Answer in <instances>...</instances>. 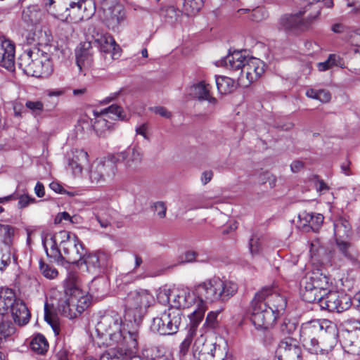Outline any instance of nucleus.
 Instances as JSON below:
<instances>
[{
	"instance_id": "f257e3e1",
	"label": "nucleus",
	"mask_w": 360,
	"mask_h": 360,
	"mask_svg": "<svg viewBox=\"0 0 360 360\" xmlns=\"http://www.w3.org/2000/svg\"><path fill=\"white\" fill-rule=\"evenodd\" d=\"M221 63L230 70L240 71L238 84L243 87L250 86L264 72L265 65L262 60L255 57H246L241 51L229 54Z\"/></svg>"
},
{
	"instance_id": "f03ea898",
	"label": "nucleus",
	"mask_w": 360,
	"mask_h": 360,
	"mask_svg": "<svg viewBox=\"0 0 360 360\" xmlns=\"http://www.w3.org/2000/svg\"><path fill=\"white\" fill-rule=\"evenodd\" d=\"M238 285L231 280L214 276L198 284L195 290L200 297L197 301V308L205 307L202 300L209 302H225L230 300L238 291Z\"/></svg>"
},
{
	"instance_id": "7ed1b4c3",
	"label": "nucleus",
	"mask_w": 360,
	"mask_h": 360,
	"mask_svg": "<svg viewBox=\"0 0 360 360\" xmlns=\"http://www.w3.org/2000/svg\"><path fill=\"white\" fill-rule=\"evenodd\" d=\"M268 290L257 292L251 302L250 320L257 329H269L277 320V315L269 309L266 301Z\"/></svg>"
},
{
	"instance_id": "20e7f679",
	"label": "nucleus",
	"mask_w": 360,
	"mask_h": 360,
	"mask_svg": "<svg viewBox=\"0 0 360 360\" xmlns=\"http://www.w3.org/2000/svg\"><path fill=\"white\" fill-rule=\"evenodd\" d=\"M19 65L27 75L36 77H47L53 71L49 56L39 51L29 50L25 52L20 58Z\"/></svg>"
},
{
	"instance_id": "39448f33",
	"label": "nucleus",
	"mask_w": 360,
	"mask_h": 360,
	"mask_svg": "<svg viewBox=\"0 0 360 360\" xmlns=\"http://www.w3.org/2000/svg\"><path fill=\"white\" fill-rule=\"evenodd\" d=\"M328 278L319 270L308 273L300 281V294L304 301L316 302L318 297L328 290Z\"/></svg>"
},
{
	"instance_id": "423d86ee",
	"label": "nucleus",
	"mask_w": 360,
	"mask_h": 360,
	"mask_svg": "<svg viewBox=\"0 0 360 360\" xmlns=\"http://www.w3.org/2000/svg\"><path fill=\"white\" fill-rule=\"evenodd\" d=\"M311 7V5H308L302 11L295 13L283 15L279 20V28L292 34H297L307 30L320 14V12L317 11L314 14L306 15L309 8Z\"/></svg>"
},
{
	"instance_id": "0eeeda50",
	"label": "nucleus",
	"mask_w": 360,
	"mask_h": 360,
	"mask_svg": "<svg viewBox=\"0 0 360 360\" xmlns=\"http://www.w3.org/2000/svg\"><path fill=\"white\" fill-rule=\"evenodd\" d=\"M335 327L327 320H312L302 324L300 330V340L307 346L317 352L319 338L326 333L334 334Z\"/></svg>"
},
{
	"instance_id": "6e6552de",
	"label": "nucleus",
	"mask_w": 360,
	"mask_h": 360,
	"mask_svg": "<svg viewBox=\"0 0 360 360\" xmlns=\"http://www.w3.org/2000/svg\"><path fill=\"white\" fill-rule=\"evenodd\" d=\"M122 319L121 316L114 311L106 312L98 322L96 330L99 336L106 339L108 337L110 344L119 343L122 338Z\"/></svg>"
},
{
	"instance_id": "1a4fd4ad",
	"label": "nucleus",
	"mask_w": 360,
	"mask_h": 360,
	"mask_svg": "<svg viewBox=\"0 0 360 360\" xmlns=\"http://www.w3.org/2000/svg\"><path fill=\"white\" fill-rule=\"evenodd\" d=\"M58 237L60 238V245L63 252V260L81 266L86 250L78 237L66 231H60Z\"/></svg>"
},
{
	"instance_id": "9d476101",
	"label": "nucleus",
	"mask_w": 360,
	"mask_h": 360,
	"mask_svg": "<svg viewBox=\"0 0 360 360\" xmlns=\"http://www.w3.org/2000/svg\"><path fill=\"white\" fill-rule=\"evenodd\" d=\"M154 301L153 295L145 289L131 291L125 298V309L129 314H131L134 321L140 319L147 309Z\"/></svg>"
},
{
	"instance_id": "9b49d317",
	"label": "nucleus",
	"mask_w": 360,
	"mask_h": 360,
	"mask_svg": "<svg viewBox=\"0 0 360 360\" xmlns=\"http://www.w3.org/2000/svg\"><path fill=\"white\" fill-rule=\"evenodd\" d=\"M182 314L177 309L168 308L153 319L150 329L160 335L175 334L181 323Z\"/></svg>"
},
{
	"instance_id": "f8f14e48",
	"label": "nucleus",
	"mask_w": 360,
	"mask_h": 360,
	"mask_svg": "<svg viewBox=\"0 0 360 360\" xmlns=\"http://www.w3.org/2000/svg\"><path fill=\"white\" fill-rule=\"evenodd\" d=\"M341 342L345 350L352 355H360V322L349 319L344 322Z\"/></svg>"
},
{
	"instance_id": "ddd939ff",
	"label": "nucleus",
	"mask_w": 360,
	"mask_h": 360,
	"mask_svg": "<svg viewBox=\"0 0 360 360\" xmlns=\"http://www.w3.org/2000/svg\"><path fill=\"white\" fill-rule=\"evenodd\" d=\"M316 302L322 309L338 313L348 309L352 304L349 295L338 291L327 290L318 297Z\"/></svg>"
},
{
	"instance_id": "4468645a",
	"label": "nucleus",
	"mask_w": 360,
	"mask_h": 360,
	"mask_svg": "<svg viewBox=\"0 0 360 360\" xmlns=\"http://www.w3.org/2000/svg\"><path fill=\"white\" fill-rule=\"evenodd\" d=\"M67 12L64 18L73 22L90 19L95 13L96 6L94 0H84L81 3L66 0Z\"/></svg>"
},
{
	"instance_id": "2eb2a0df",
	"label": "nucleus",
	"mask_w": 360,
	"mask_h": 360,
	"mask_svg": "<svg viewBox=\"0 0 360 360\" xmlns=\"http://www.w3.org/2000/svg\"><path fill=\"white\" fill-rule=\"evenodd\" d=\"M117 172V166L112 160L94 162L89 172L90 181L94 184H101L112 180Z\"/></svg>"
},
{
	"instance_id": "dca6fc26",
	"label": "nucleus",
	"mask_w": 360,
	"mask_h": 360,
	"mask_svg": "<svg viewBox=\"0 0 360 360\" xmlns=\"http://www.w3.org/2000/svg\"><path fill=\"white\" fill-rule=\"evenodd\" d=\"M85 264L89 272L100 273L111 264L110 256L103 251L86 254L84 256L81 265Z\"/></svg>"
},
{
	"instance_id": "f3484780",
	"label": "nucleus",
	"mask_w": 360,
	"mask_h": 360,
	"mask_svg": "<svg viewBox=\"0 0 360 360\" xmlns=\"http://www.w3.org/2000/svg\"><path fill=\"white\" fill-rule=\"evenodd\" d=\"M302 353L297 342L291 338L282 340L276 350L278 360H302Z\"/></svg>"
},
{
	"instance_id": "a211bd4d",
	"label": "nucleus",
	"mask_w": 360,
	"mask_h": 360,
	"mask_svg": "<svg viewBox=\"0 0 360 360\" xmlns=\"http://www.w3.org/2000/svg\"><path fill=\"white\" fill-rule=\"evenodd\" d=\"M334 257L342 262L358 263V253L354 245L349 239L335 240Z\"/></svg>"
},
{
	"instance_id": "6ab92c4d",
	"label": "nucleus",
	"mask_w": 360,
	"mask_h": 360,
	"mask_svg": "<svg viewBox=\"0 0 360 360\" xmlns=\"http://www.w3.org/2000/svg\"><path fill=\"white\" fill-rule=\"evenodd\" d=\"M103 20L110 30H115L125 20V11L122 5L115 4L103 8Z\"/></svg>"
},
{
	"instance_id": "aec40b11",
	"label": "nucleus",
	"mask_w": 360,
	"mask_h": 360,
	"mask_svg": "<svg viewBox=\"0 0 360 360\" xmlns=\"http://www.w3.org/2000/svg\"><path fill=\"white\" fill-rule=\"evenodd\" d=\"M204 316V309L203 307L198 308V309L193 310L191 313V325L188 334L184 341L181 343L179 347V352L182 355H185L191 345L193 337L195 335L196 330L199 323L202 321Z\"/></svg>"
},
{
	"instance_id": "412c9836",
	"label": "nucleus",
	"mask_w": 360,
	"mask_h": 360,
	"mask_svg": "<svg viewBox=\"0 0 360 360\" xmlns=\"http://www.w3.org/2000/svg\"><path fill=\"white\" fill-rule=\"evenodd\" d=\"M197 300L195 295L185 290L172 291V300L171 307L169 308L177 309L180 310L181 308H190L195 304L197 305ZM197 308L195 307L194 310Z\"/></svg>"
},
{
	"instance_id": "4be33fe9",
	"label": "nucleus",
	"mask_w": 360,
	"mask_h": 360,
	"mask_svg": "<svg viewBox=\"0 0 360 360\" xmlns=\"http://www.w3.org/2000/svg\"><path fill=\"white\" fill-rule=\"evenodd\" d=\"M117 160L124 162L127 169L136 170L143 160V152L139 147L134 146L131 153L122 151L117 154Z\"/></svg>"
},
{
	"instance_id": "5701e85b",
	"label": "nucleus",
	"mask_w": 360,
	"mask_h": 360,
	"mask_svg": "<svg viewBox=\"0 0 360 360\" xmlns=\"http://www.w3.org/2000/svg\"><path fill=\"white\" fill-rule=\"evenodd\" d=\"M15 46L8 39L3 40L0 44V65L8 70L14 68Z\"/></svg>"
},
{
	"instance_id": "b1692460",
	"label": "nucleus",
	"mask_w": 360,
	"mask_h": 360,
	"mask_svg": "<svg viewBox=\"0 0 360 360\" xmlns=\"http://www.w3.org/2000/svg\"><path fill=\"white\" fill-rule=\"evenodd\" d=\"M300 225L306 231L311 229L313 231H317L323 221V216L321 214H314L313 212H302L299 214Z\"/></svg>"
},
{
	"instance_id": "393cba45",
	"label": "nucleus",
	"mask_w": 360,
	"mask_h": 360,
	"mask_svg": "<svg viewBox=\"0 0 360 360\" xmlns=\"http://www.w3.org/2000/svg\"><path fill=\"white\" fill-rule=\"evenodd\" d=\"M268 290L269 293L266 295V302L274 312L278 316L281 311H283L287 305V301L284 296L273 292L270 288H264L261 290Z\"/></svg>"
},
{
	"instance_id": "a878e982",
	"label": "nucleus",
	"mask_w": 360,
	"mask_h": 360,
	"mask_svg": "<svg viewBox=\"0 0 360 360\" xmlns=\"http://www.w3.org/2000/svg\"><path fill=\"white\" fill-rule=\"evenodd\" d=\"M72 154L68 165L75 175L80 174L84 166L88 163V153L83 150L75 149L72 150Z\"/></svg>"
},
{
	"instance_id": "bb28decb",
	"label": "nucleus",
	"mask_w": 360,
	"mask_h": 360,
	"mask_svg": "<svg viewBox=\"0 0 360 360\" xmlns=\"http://www.w3.org/2000/svg\"><path fill=\"white\" fill-rule=\"evenodd\" d=\"M122 340L118 343L123 347H126L125 349L120 348L118 350H122L124 353H130L131 356H134V354L136 353V349L138 347V333L136 331H127L122 329ZM112 343L111 345H114Z\"/></svg>"
},
{
	"instance_id": "cd10ccee",
	"label": "nucleus",
	"mask_w": 360,
	"mask_h": 360,
	"mask_svg": "<svg viewBox=\"0 0 360 360\" xmlns=\"http://www.w3.org/2000/svg\"><path fill=\"white\" fill-rule=\"evenodd\" d=\"M11 313L15 323L19 326L26 325L30 318V313L27 307L20 300H18L15 304L13 306Z\"/></svg>"
},
{
	"instance_id": "c85d7f7f",
	"label": "nucleus",
	"mask_w": 360,
	"mask_h": 360,
	"mask_svg": "<svg viewBox=\"0 0 360 360\" xmlns=\"http://www.w3.org/2000/svg\"><path fill=\"white\" fill-rule=\"evenodd\" d=\"M335 240L349 239L352 235L350 223L345 217H339L333 222Z\"/></svg>"
},
{
	"instance_id": "c756f323",
	"label": "nucleus",
	"mask_w": 360,
	"mask_h": 360,
	"mask_svg": "<svg viewBox=\"0 0 360 360\" xmlns=\"http://www.w3.org/2000/svg\"><path fill=\"white\" fill-rule=\"evenodd\" d=\"M65 0H42V4L46 11L56 18L63 19L67 6Z\"/></svg>"
},
{
	"instance_id": "7c9ffc66",
	"label": "nucleus",
	"mask_w": 360,
	"mask_h": 360,
	"mask_svg": "<svg viewBox=\"0 0 360 360\" xmlns=\"http://www.w3.org/2000/svg\"><path fill=\"white\" fill-rule=\"evenodd\" d=\"M14 292L9 288L0 290V314L11 312V308L17 302Z\"/></svg>"
},
{
	"instance_id": "2f4dec72",
	"label": "nucleus",
	"mask_w": 360,
	"mask_h": 360,
	"mask_svg": "<svg viewBox=\"0 0 360 360\" xmlns=\"http://www.w3.org/2000/svg\"><path fill=\"white\" fill-rule=\"evenodd\" d=\"M91 42L84 43L80 49L76 51L77 65L80 70L89 67L93 61V53L90 49Z\"/></svg>"
},
{
	"instance_id": "473e14b6",
	"label": "nucleus",
	"mask_w": 360,
	"mask_h": 360,
	"mask_svg": "<svg viewBox=\"0 0 360 360\" xmlns=\"http://www.w3.org/2000/svg\"><path fill=\"white\" fill-rule=\"evenodd\" d=\"M192 94L200 100H206L215 103L217 100L210 94V85L201 82L192 87Z\"/></svg>"
},
{
	"instance_id": "72a5a7b5",
	"label": "nucleus",
	"mask_w": 360,
	"mask_h": 360,
	"mask_svg": "<svg viewBox=\"0 0 360 360\" xmlns=\"http://www.w3.org/2000/svg\"><path fill=\"white\" fill-rule=\"evenodd\" d=\"M215 82L219 92L221 94H227L233 92L236 88L235 81L225 76H215Z\"/></svg>"
},
{
	"instance_id": "f704fd0d",
	"label": "nucleus",
	"mask_w": 360,
	"mask_h": 360,
	"mask_svg": "<svg viewBox=\"0 0 360 360\" xmlns=\"http://www.w3.org/2000/svg\"><path fill=\"white\" fill-rule=\"evenodd\" d=\"M59 239L58 235L52 237L50 242V249L46 247V243H44L45 250L48 257L53 258L55 261L59 262L63 260V252L58 249L57 246V240Z\"/></svg>"
},
{
	"instance_id": "c9c22d12",
	"label": "nucleus",
	"mask_w": 360,
	"mask_h": 360,
	"mask_svg": "<svg viewBox=\"0 0 360 360\" xmlns=\"http://www.w3.org/2000/svg\"><path fill=\"white\" fill-rule=\"evenodd\" d=\"M14 258V249L12 246L2 245L0 248V269L6 268Z\"/></svg>"
},
{
	"instance_id": "e433bc0d",
	"label": "nucleus",
	"mask_w": 360,
	"mask_h": 360,
	"mask_svg": "<svg viewBox=\"0 0 360 360\" xmlns=\"http://www.w3.org/2000/svg\"><path fill=\"white\" fill-rule=\"evenodd\" d=\"M96 46L102 52L112 53L113 55L115 53L116 49L119 48L113 37L108 33L103 38L102 42H98Z\"/></svg>"
},
{
	"instance_id": "4c0bfd02",
	"label": "nucleus",
	"mask_w": 360,
	"mask_h": 360,
	"mask_svg": "<svg viewBox=\"0 0 360 360\" xmlns=\"http://www.w3.org/2000/svg\"><path fill=\"white\" fill-rule=\"evenodd\" d=\"M30 347L33 351L39 354H44L47 351L49 344L43 335L38 334L32 340Z\"/></svg>"
},
{
	"instance_id": "58836bf2",
	"label": "nucleus",
	"mask_w": 360,
	"mask_h": 360,
	"mask_svg": "<svg viewBox=\"0 0 360 360\" xmlns=\"http://www.w3.org/2000/svg\"><path fill=\"white\" fill-rule=\"evenodd\" d=\"M123 112L124 111L122 108L117 105H111L110 106L102 110L101 112H98L95 110L93 111L95 120L99 118L100 115H101L110 113L115 115L116 118L123 120L125 119V116L123 115Z\"/></svg>"
},
{
	"instance_id": "ea45409f",
	"label": "nucleus",
	"mask_w": 360,
	"mask_h": 360,
	"mask_svg": "<svg viewBox=\"0 0 360 360\" xmlns=\"http://www.w3.org/2000/svg\"><path fill=\"white\" fill-rule=\"evenodd\" d=\"M16 228L8 224H0V233L3 236V245L12 246L13 238L15 233Z\"/></svg>"
},
{
	"instance_id": "a19ab883",
	"label": "nucleus",
	"mask_w": 360,
	"mask_h": 360,
	"mask_svg": "<svg viewBox=\"0 0 360 360\" xmlns=\"http://www.w3.org/2000/svg\"><path fill=\"white\" fill-rule=\"evenodd\" d=\"M77 276L74 273L68 274L67 278L65 281V293L68 295L81 294L79 289L77 285Z\"/></svg>"
},
{
	"instance_id": "79ce46f5",
	"label": "nucleus",
	"mask_w": 360,
	"mask_h": 360,
	"mask_svg": "<svg viewBox=\"0 0 360 360\" xmlns=\"http://www.w3.org/2000/svg\"><path fill=\"white\" fill-rule=\"evenodd\" d=\"M184 9L187 15L198 13L203 6L204 0H184Z\"/></svg>"
},
{
	"instance_id": "37998d69",
	"label": "nucleus",
	"mask_w": 360,
	"mask_h": 360,
	"mask_svg": "<svg viewBox=\"0 0 360 360\" xmlns=\"http://www.w3.org/2000/svg\"><path fill=\"white\" fill-rule=\"evenodd\" d=\"M80 294L72 295V307L77 308V312H84L89 305V299L83 295L79 296Z\"/></svg>"
},
{
	"instance_id": "c03bdc74",
	"label": "nucleus",
	"mask_w": 360,
	"mask_h": 360,
	"mask_svg": "<svg viewBox=\"0 0 360 360\" xmlns=\"http://www.w3.org/2000/svg\"><path fill=\"white\" fill-rule=\"evenodd\" d=\"M180 14L181 11L173 6H165L161 11V15L171 23L175 22L180 16Z\"/></svg>"
},
{
	"instance_id": "a18cd8bd",
	"label": "nucleus",
	"mask_w": 360,
	"mask_h": 360,
	"mask_svg": "<svg viewBox=\"0 0 360 360\" xmlns=\"http://www.w3.org/2000/svg\"><path fill=\"white\" fill-rule=\"evenodd\" d=\"M88 34L91 37V41H89L91 42V44H94L95 46H96L98 42H102L103 38L107 33L104 32L102 29L91 25L88 29Z\"/></svg>"
},
{
	"instance_id": "49530a36",
	"label": "nucleus",
	"mask_w": 360,
	"mask_h": 360,
	"mask_svg": "<svg viewBox=\"0 0 360 360\" xmlns=\"http://www.w3.org/2000/svg\"><path fill=\"white\" fill-rule=\"evenodd\" d=\"M15 332V328L11 321H1L0 323V340L11 336Z\"/></svg>"
},
{
	"instance_id": "de8ad7c7",
	"label": "nucleus",
	"mask_w": 360,
	"mask_h": 360,
	"mask_svg": "<svg viewBox=\"0 0 360 360\" xmlns=\"http://www.w3.org/2000/svg\"><path fill=\"white\" fill-rule=\"evenodd\" d=\"M44 319L51 326L55 335H58L60 332L58 319L48 311L46 304L45 305Z\"/></svg>"
},
{
	"instance_id": "09e8293b",
	"label": "nucleus",
	"mask_w": 360,
	"mask_h": 360,
	"mask_svg": "<svg viewBox=\"0 0 360 360\" xmlns=\"http://www.w3.org/2000/svg\"><path fill=\"white\" fill-rule=\"evenodd\" d=\"M264 238L255 234L250 240L249 245L250 250L252 255L258 254L262 249V242Z\"/></svg>"
},
{
	"instance_id": "8fccbe9b",
	"label": "nucleus",
	"mask_w": 360,
	"mask_h": 360,
	"mask_svg": "<svg viewBox=\"0 0 360 360\" xmlns=\"http://www.w3.org/2000/svg\"><path fill=\"white\" fill-rule=\"evenodd\" d=\"M297 323L290 319H284L281 324L280 330L283 335H292L297 329Z\"/></svg>"
},
{
	"instance_id": "3c124183",
	"label": "nucleus",
	"mask_w": 360,
	"mask_h": 360,
	"mask_svg": "<svg viewBox=\"0 0 360 360\" xmlns=\"http://www.w3.org/2000/svg\"><path fill=\"white\" fill-rule=\"evenodd\" d=\"M171 297L172 298V292L166 288L160 289L157 295L158 302L162 305L169 304L171 306Z\"/></svg>"
},
{
	"instance_id": "603ef678",
	"label": "nucleus",
	"mask_w": 360,
	"mask_h": 360,
	"mask_svg": "<svg viewBox=\"0 0 360 360\" xmlns=\"http://www.w3.org/2000/svg\"><path fill=\"white\" fill-rule=\"evenodd\" d=\"M39 268L41 274L47 278L53 279L58 276V271L55 268L44 264L42 261L39 262Z\"/></svg>"
},
{
	"instance_id": "864d4df0",
	"label": "nucleus",
	"mask_w": 360,
	"mask_h": 360,
	"mask_svg": "<svg viewBox=\"0 0 360 360\" xmlns=\"http://www.w3.org/2000/svg\"><path fill=\"white\" fill-rule=\"evenodd\" d=\"M258 181L261 184L269 183L271 188L276 186V177L269 172H262L258 176Z\"/></svg>"
},
{
	"instance_id": "5fc2aeb1",
	"label": "nucleus",
	"mask_w": 360,
	"mask_h": 360,
	"mask_svg": "<svg viewBox=\"0 0 360 360\" xmlns=\"http://www.w3.org/2000/svg\"><path fill=\"white\" fill-rule=\"evenodd\" d=\"M25 106L27 108L30 110L32 113L34 115H41V112L44 110V104L42 102L39 101H27L25 103Z\"/></svg>"
},
{
	"instance_id": "6e6d98bb",
	"label": "nucleus",
	"mask_w": 360,
	"mask_h": 360,
	"mask_svg": "<svg viewBox=\"0 0 360 360\" xmlns=\"http://www.w3.org/2000/svg\"><path fill=\"white\" fill-rule=\"evenodd\" d=\"M334 65H336V56L330 54L326 61L319 63L317 67L319 71H326Z\"/></svg>"
},
{
	"instance_id": "4d7b16f0",
	"label": "nucleus",
	"mask_w": 360,
	"mask_h": 360,
	"mask_svg": "<svg viewBox=\"0 0 360 360\" xmlns=\"http://www.w3.org/2000/svg\"><path fill=\"white\" fill-rule=\"evenodd\" d=\"M153 207L160 219H164L166 216L167 206L162 201H158L153 204Z\"/></svg>"
},
{
	"instance_id": "13d9d810",
	"label": "nucleus",
	"mask_w": 360,
	"mask_h": 360,
	"mask_svg": "<svg viewBox=\"0 0 360 360\" xmlns=\"http://www.w3.org/2000/svg\"><path fill=\"white\" fill-rule=\"evenodd\" d=\"M72 295H70V297L68 299L65 298L60 300L57 307L58 311L63 315V309L65 311L68 310V308H70V306L72 307Z\"/></svg>"
},
{
	"instance_id": "bf43d9fd",
	"label": "nucleus",
	"mask_w": 360,
	"mask_h": 360,
	"mask_svg": "<svg viewBox=\"0 0 360 360\" xmlns=\"http://www.w3.org/2000/svg\"><path fill=\"white\" fill-rule=\"evenodd\" d=\"M330 99L331 95L328 91L325 89L318 90L316 100H319L322 103H328Z\"/></svg>"
},
{
	"instance_id": "052dcab7",
	"label": "nucleus",
	"mask_w": 360,
	"mask_h": 360,
	"mask_svg": "<svg viewBox=\"0 0 360 360\" xmlns=\"http://www.w3.org/2000/svg\"><path fill=\"white\" fill-rule=\"evenodd\" d=\"M34 201V198L28 196L27 195H22L19 197L18 207L24 208L28 206L31 202Z\"/></svg>"
},
{
	"instance_id": "680f3d73",
	"label": "nucleus",
	"mask_w": 360,
	"mask_h": 360,
	"mask_svg": "<svg viewBox=\"0 0 360 360\" xmlns=\"http://www.w3.org/2000/svg\"><path fill=\"white\" fill-rule=\"evenodd\" d=\"M250 18L253 21L259 22L262 20L264 18L262 8H257L253 9L250 13Z\"/></svg>"
},
{
	"instance_id": "e2e57ef3",
	"label": "nucleus",
	"mask_w": 360,
	"mask_h": 360,
	"mask_svg": "<svg viewBox=\"0 0 360 360\" xmlns=\"http://www.w3.org/2000/svg\"><path fill=\"white\" fill-rule=\"evenodd\" d=\"M81 312H77V308L76 307H72L70 306V308H68V310L65 311L63 309V316L65 317H67L70 319L76 318L79 315H80Z\"/></svg>"
},
{
	"instance_id": "0e129e2a",
	"label": "nucleus",
	"mask_w": 360,
	"mask_h": 360,
	"mask_svg": "<svg viewBox=\"0 0 360 360\" xmlns=\"http://www.w3.org/2000/svg\"><path fill=\"white\" fill-rule=\"evenodd\" d=\"M217 313L213 312V311L210 312L206 317L205 325H206L207 327H210V328L214 327V326L215 324V321L217 320Z\"/></svg>"
},
{
	"instance_id": "69168bd1",
	"label": "nucleus",
	"mask_w": 360,
	"mask_h": 360,
	"mask_svg": "<svg viewBox=\"0 0 360 360\" xmlns=\"http://www.w3.org/2000/svg\"><path fill=\"white\" fill-rule=\"evenodd\" d=\"M316 189L319 193H323L329 189L328 186L323 181L317 179L315 183Z\"/></svg>"
},
{
	"instance_id": "338daca9",
	"label": "nucleus",
	"mask_w": 360,
	"mask_h": 360,
	"mask_svg": "<svg viewBox=\"0 0 360 360\" xmlns=\"http://www.w3.org/2000/svg\"><path fill=\"white\" fill-rule=\"evenodd\" d=\"M304 167V163L300 160L293 161L290 165L291 171L294 173L300 172Z\"/></svg>"
},
{
	"instance_id": "774afa93",
	"label": "nucleus",
	"mask_w": 360,
	"mask_h": 360,
	"mask_svg": "<svg viewBox=\"0 0 360 360\" xmlns=\"http://www.w3.org/2000/svg\"><path fill=\"white\" fill-rule=\"evenodd\" d=\"M154 112L163 117L169 118L171 117L170 112L164 107H156Z\"/></svg>"
}]
</instances>
